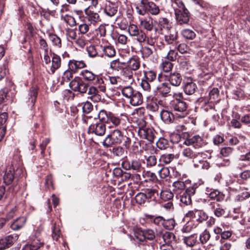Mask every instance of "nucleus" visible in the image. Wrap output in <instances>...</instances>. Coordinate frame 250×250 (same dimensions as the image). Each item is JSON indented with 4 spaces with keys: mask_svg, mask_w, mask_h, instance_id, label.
<instances>
[{
    "mask_svg": "<svg viewBox=\"0 0 250 250\" xmlns=\"http://www.w3.org/2000/svg\"><path fill=\"white\" fill-rule=\"evenodd\" d=\"M219 90L217 88H213L209 92V101L210 103H214L218 101Z\"/></svg>",
    "mask_w": 250,
    "mask_h": 250,
    "instance_id": "13d9d810",
    "label": "nucleus"
},
{
    "mask_svg": "<svg viewBox=\"0 0 250 250\" xmlns=\"http://www.w3.org/2000/svg\"><path fill=\"white\" fill-rule=\"evenodd\" d=\"M173 191L177 194L181 193L186 188L185 182L177 180L172 183Z\"/></svg>",
    "mask_w": 250,
    "mask_h": 250,
    "instance_id": "4c0bfd02",
    "label": "nucleus"
},
{
    "mask_svg": "<svg viewBox=\"0 0 250 250\" xmlns=\"http://www.w3.org/2000/svg\"><path fill=\"white\" fill-rule=\"evenodd\" d=\"M122 76L125 81H128L129 83H132L134 82L133 71L126 67L123 68Z\"/></svg>",
    "mask_w": 250,
    "mask_h": 250,
    "instance_id": "7c9ffc66",
    "label": "nucleus"
},
{
    "mask_svg": "<svg viewBox=\"0 0 250 250\" xmlns=\"http://www.w3.org/2000/svg\"><path fill=\"white\" fill-rule=\"evenodd\" d=\"M38 95V87L37 86H33L30 88L28 94V100L26 101L28 105L32 107L35 103Z\"/></svg>",
    "mask_w": 250,
    "mask_h": 250,
    "instance_id": "412c9836",
    "label": "nucleus"
},
{
    "mask_svg": "<svg viewBox=\"0 0 250 250\" xmlns=\"http://www.w3.org/2000/svg\"><path fill=\"white\" fill-rule=\"evenodd\" d=\"M211 237L209 231L207 229H205L199 235V241L202 244H206Z\"/></svg>",
    "mask_w": 250,
    "mask_h": 250,
    "instance_id": "49530a36",
    "label": "nucleus"
},
{
    "mask_svg": "<svg viewBox=\"0 0 250 250\" xmlns=\"http://www.w3.org/2000/svg\"><path fill=\"white\" fill-rule=\"evenodd\" d=\"M183 242L187 246L193 247L197 242V236L194 234L184 237Z\"/></svg>",
    "mask_w": 250,
    "mask_h": 250,
    "instance_id": "09e8293b",
    "label": "nucleus"
},
{
    "mask_svg": "<svg viewBox=\"0 0 250 250\" xmlns=\"http://www.w3.org/2000/svg\"><path fill=\"white\" fill-rule=\"evenodd\" d=\"M135 199L136 203L141 205H144L146 202H147L144 192L138 193L135 197Z\"/></svg>",
    "mask_w": 250,
    "mask_h": 250,
    "instance_id": "052dcab7",
    "label": "nucleus"
},
{
    "mask_svg": "<svg viewBox=\"0 0 250 250\" xmlns=\"http://www.w3.org/2000/svg\"><path fill=\"white\" fill-rule=\"evenodd\" d=\"M18 239V235L13 234L7 236L0 240V250H2L10 247Z\"/></svg>",
    "mask_w": 250,
    "mask_h": 250,
    "instance_id": "2eb2a0df",
    "label": "nucleus"
},
{
    "mask_svg": "<svg viewBox=\"0 0 250 250\" xmlns=\"http://www.w3.org/2000/svg\"><path fill=\"white\" fill-rule=\"evenodd\" d=\"M162 103V101H158L156 98H153L147 102L146 108L151 111L155 112L158 110L159 104Z\"/></svg>",
    "mask_w": 250,
    "mask_h": 250,
    "instance_id": "473e14b6",
    "label": "nucleus"
},
{
    "mask_svg": "<svg viewBox=\"0 0 250 250\" xmlns=\"http://www.w3.org/2000/svg\"><path fill=\"white\" fill-rule=\"evenodd\" d=\"M182 154L186 158L193 160L198 157L199 155H202V153H197V152L193 151L189 147L184 148Z\"/></svg>",
    "mask_w": 250,
    "mask_h": 250,
    "instance_id": "c85d7f7f",
    "label": "nucleus"
},
{
    "mask_svg": "<svg viewBox=\"0 0 250 250\" xmlns=\"http://www.w3.org/2000/svg\"><path fill=\"white\" fill-rule=\"evenodd\" d=\"M206 194L210 199L215 200L218 202H221L225 198V195L217 189H212L207 188L206 189Z\"/></svg>",
    "mask_w": 250,
    "mask_h": 250,
    "instance_id": "f3484780",
    "label": "nucleus"
},
{
    "mask_svg": "<svg viewBox=\"0 0 250 250\" xmlns=\"http://www.w3.org/2000/svg\"><path fill=\"white\" fill-rule=\"evenodd\" d=\"M195 214L196 220L200 223H202L207 220L208 218V215L207 214L202 210L197 209Z\"/></svg>",
    "mask_w": 250,
    "mask_h": 250,
    "instance_id": "5fc2aeb1",
    "label": "nucleus"
},
{
    "mask_svg": "<svg viewBox=\"0 0 250 250\" xmlns=\"http://www.w3.org/2000/svg\"><path fill=\"white\" fill-rule=\"evenodd\" d=\"M157 237H162L166 244L169 245L175 240V236L173 233L162 230H156Z\"/></svg>",
    "mask_w": 250,
    "mask_h": 250,
    "instance_id": "dca6fc26",
    "label": "nucleus"
},
{
    "mask_svg": "<svg viewBox=\"0 0 250 250\" xmlns=\"http://www.w3.org/2000/svg\"><path fill=\"white\" fill-rule=\"evenodd\" d=\"M171 62L167 59L162 61L161 67L164 72H169L172 70L173 65Z\"/></svg>",
    "mask_w": 250,
    "mask_h": 250,
    "instance_id": "864d4df0",
    "label": "nucleus"
},
{
    "mask_svg": "<svg viewBox=\"0 0 250 250\" xmlns=\"http://www.w3.org/2000/svg\"><path fill=\"white\" fill-rule=\"evenodd\" d=\"M174 157V155L172 154H163L160 158V161L165 164H168L173 160Z\"/></svg>",
    "mask_w": 250,
    "mask_h": 250,
    "instance_id": "680f3d73",
    "label": "nucleus"
},
{
    "mask_svg": "<svg viewBox=\"0 0 250 250\" xmlns=\"http://www.w3.org/2000/svg\"><path fill=\"white\" fill-rule=\"evenodd\" d=\"M143 238H140V240L143 241L144 239L152 240L155 237H157L156 232H155L152 229H147L142 232Z\"/></svg>",
    "mask_w": 250,
    "mask_h": 250,
    "instance_id": "79ce46f5",
    "label": "nucleus"
},
{
    "mask_svg": "<svg viewBox=\"0 0 250 250\" xmlns=\"http://www.w3.org/2000/svg\"><path fill=\"white\" fill-rule=\"evenodd\" d=\"M138 133L142 138L146 139L150 142H153L156 134L153 128L146 125L139 127Z\"/></svg>",
    "mask_w": 250,
    "mask_h": 250,
    "instance_id": "0eeeda50",
    "label": "nucleus"
},
{
    "mask_svg": "<svg viewBox=\"0 0 250 250\" xmlns=\"http://www.w3.org/2000/svg\"><path fill=\"white\" fill-rule=\"evenodd\" d=\"M197 187L193 186L187 188L180 196V201L184 205L188 206L191 203V197L196 193Z\"/></svg>",
    "mask_w": 250,
    "mask_h": 250,
    "instance_id": "6e6552de",
    "label": "nucleus"
},
{
    "mask_svg": "<svg viewBox=\"0 0 250 250\" xmlns=\"http://www.w3.org/2000/svg\"><path fill=\"white\" fill-rule=\"evenodd\" d=\"M209 208L213 211L214 214L216 217H220L225 214V210L220 204L216 202H210L208 205Z\"/></svg>",
    "mask_w": 250,
    "mask_h": 250,
    "instance_id": "4be33fe9",
    "label": "nucleus"
},
{
    "mask_svg": "<svg viewBox=\"0 0 250 250\" xmlns=\"http://www.w3.org/2000/svg\"><path fill=\"white\" fill-rule=\"evenodd\" d=\"M174 99L171 102V105L176 112V116L180 118L185 117L188 114V104L184 100L181 93L174 94Z\"/></svg>",
    "mask_w": 250,
    "mask_h": 250,
    "instance_id": "f257e3e1",
    "label": "nucleus"
},
{
    "mask_svg": "<svg viewBox=\"0 0 250 250\" xmlns=\"http://www.w3.org/2000/svg\"><path fill=\"white\" fill-rule=\"evenodd\" d=\"M197 224L193 220H189L184 225L181 230L184 233L190 232L193 229L196 228Z\"/></svg>",
    "mask_w": 250,
    "mask_h": 250,
    "instance_id": "ea45409f",
    "label": "nucleus"
},
{
    "mask_svg": "<svg viewBox=\"0 0 250 250\" xmlns=\"http://www.w3.org/2000/svg\"><path fill=\"white\" fill-rule=\"evenodd\" d=\"M140 26L147 31H151L153 28L152 19L147 17L144 19H140Z\"/></svg>",
    "mask_w": 250,
    "mask_h": 250,
    "instance_id": "cd10ccee",
    "label": "nucleus"
},
{
    "mask_svg": "<svg viewBox=\"0 0 250 250\" xmlns=\"http://www.w3.org/2000/svg\"><path fill=\"white\" fill-rule=\"evenodd\" d=\"M42 245V243L39 240L34 239L30 244L25 245L22 250H37Z\"/></svg>",
    "mask_w": 250,
    "mask_h": 250,
    "instance_id": "c9c22d12",
    "label": "nucleus"
},
{
    "mask_svg": "<svg viewBox=\"0 0 250 250\" xmlns=\"http://www.w3.org/2000/svg\"><path fill=\"white\" fill-rule=\"evenodd\" d=\"M141 56L143 59H147L153 54L152 49L146 46H142L140 49Z\"/></svg>",
    "mask_w": 250,
    "mask_h": 250,
    "instance_id": "3c124183",
    "label": "nucleus"
},
{
    "mask_svg": "<svg viewBox=\"0 0 250 250\" xmlns=\"http://www.w3.org/2000/svg\"><path fill=\"white\" fill-rule=\"evenodd\" d=\"M157 90L162 96L166 97L170 91V86L168 83L165 82L160 84L157 87Z\"/></svg>",
    "mask_w": 250,
    "mask_h": 250,
    "instance_id": "2f4dec72",
    "label": "nucleus"
},
{
    "mask_svg": "<svg viewBox=\"0 0 250 250\" xmlns=\"http://www.w3.org/2000/svg\"><path fill=\"white\" fill-rule=\"evenodd\" d=\"M161 34L164 35L165 41L167 44L175 46V48L177 47V32L174 28L169 29Z\"/></svg>",
    "mask_w": 250,
    "mask_h": 250,
    "instance_id": "1a4fd4ad",
    "label": "nucleus"
},
{
    "mask_svg": "<svg viewBox=\"0 0 250 250\" xmlns=\"http://www.w3.org/2000/svg\"><path fill=\"white\" fill-rule=\"evenodd\" d=\"M26 221V218L24 217H19L11 224V228L13 230H18L23 227Z\"/></svg>",
    "mask_w": 250,
    "mask_h": 250,
    "instance_id": "58836bf2",
    "label": "nucleus"
},
{
    "mask_svg": "<svg viewBox=\"0 0 250 250\" xmlns=\"http://www.w3.org/2000/svg\"><path fill=\"white\" fill-rule=\"evenodd\" d=\"M176 225L175 220L173 218H170L167 220L164 219L163 227L167 229H173Z\"/></svg>",
    "mask_w": 250,
    "mask_h": 250,
    "instance_id": "e2e57ef3",
    "label": "nucleus"
},
{
    "mask_svg": "<svg viewBox=\"0 0 250 250\" xmlns=\"http://www.w3.org/2000/svg\"><path fill=\"white\" fill-rule=\"evenodd\" d=\"M140 59L137 56H133L127 61L126 67L132 71H136L140 68Z\"/></svg>",
    "mask_w": 250,
    "mask_h": 250,
    "instance_id": "aec40b11",
    "label": "nucleus"
},
{
    "mask_svg": "<svg viewBox=\"0 0 250 250\" xmlns=\"http://www.w3.org/2000/svg\"><path fill=\"white\" fill-rule=\"evenodd\" d=\"M61 236L60 225L55 223L52 228V237L54 240L58 241Z\"/></svg>",
    "mask_w": 250,
    "mask_h": 250,
    "instance_id": "37998d69",
    "label": "nucleus"
},
{
    "mask_svg": "<svg viewBox=\"0 0 250 250\" xmlns=\"http://www.w3.org/2000/svg\"><path fill=\"white\" fill-rule=\"evenodd\" d=\"M78 71V62L74 60H70L68 63V69L64 72L62 78L63 79L66 78L69 80L70 78H72L73 74L77 73Z\"/></svg>",
    "mask_w": 250,
    "mask_h": 250,
    "instance_id": "f8f14e48",
    "label": "nucleus"
},
{
    "mask_svg": "<svg viewBox=\"0 0 250 250\" xmlns=\"http://www.w3.org/2000/svg\"><path fill=\"white\" fill-rule=\"evenodd\" d=\"M138 14L144 15L147 12L153 15H158L160 12V9L154 2L148 0H141L136 7Z\"/></svg>",
    "mask_w": 250,
    "mask_h": 250,
    "instance_id": "f03ea898",
    "label": "nucleus"
},
{
    "mask_svg": "<svg viewBox=\"0 0 250 250\" xmlns=\"http://www.w3.org/2000/svg\"><path fill=\"white\" fill-rule=\"evenodd\" d=\"M14 178V168L13 166L8 167L5 172L3 175V183L6 185H9L11 184Z\"/></svg>",
    "mask_w": 250,
    "mask_h": 250,
    "instance_id": "6ab92c4d",
    "label": "nucleus"
},
{
    "mask_svg": "<svg viewBox=\"0 0 250 250\" xmlns=\"http://www.w3.org/2000/svg\"><path fill=\"white\" fill-rule=\"evenodd\" d=\"M197 88L195 83H193L191 80L185 83L184 86V90L187 95L193 94Z\"/></svg>",
    "mask_w": 250,
    "mask_h": 250,
    "instance_id": "f704fd0d",
    "label": "nucleus"
},
{
    "mask_svg": "<svg viewBox=\"0 0 250 250\" xmlns=\"http://www.w3.org/2000/svg\"><path fill=\"white\" fill-rule=\"evenodd\" d=\"M117 11L118 6L115 3L109 1H105L104 12L106 16L110 17H114L117 13Z\"/></svg>",
    "mask_w": 250,
    "mask_h": 250,
    "instance_id": "a211bd4d",
    "label": "nucleus"
},
{
    "mask_svg": "<svg viewBox=\"0 0 250 250\" xmlns=\"http://www.w3.org/2000/svg\"><path fill=\"white\" fill-rule=\"evenodd\" d=\"M194 167L201 169H208L210 167V164L206 160L193 161Z\"/></svg>",
    "mask_w": 250,
    "mask_h": 250,
    "instance_id": "c03bdc74",
    "label": "nucleus"
},
{
    "mask_svg": "<svg viewBox=\"0 0 250 250\" xmlns=\"http://www.w3.org/2000/svg\"><path fill=\"white\" fill-rule=\"evenodd\" d=\"M95 85L97 86L99 90L104 92L106 90V84L104 83V81L103 78L102 77L97 76L95 81Z\"/></svg>",
    "mask_w": 250,
    "mask_h": 250,
    "instance_id": "8fccbe9b",
    "label": "nucleus"
},
{
    "mask_svg": "<svg viewBox=\"0 0 250 250\" xmlns=\"http://www.w3.org/2000/svg\"><path fill=\"white\" fill-rule=\"evenodd\" d=\"M160 196L164 201L169 200L173 197V193L168 190H161L160 192Z\"/></svg>",
    "mask_w": 250,
    "mask_h": 250,
    "instance_id": "4d7b16f0",
    "label": "nucleus"
},
{
    "mask_svg": "<svg viewBox=\"0 0 250 250\" xmlns=\"http://www.w3.org/2000/svg\"><path fill=\"white\" fill-rule=\"evenodd\" d=\"M144 192L145 194L148 202L151 200H155L157 197L159 196V191L157 189L156 187H153L151 188H147L145 189Z\"/></svg>",
    "mask_w": 250,
    "mask_h": 250,
    "instance_id": "a878e982",
    "label": "nucleus"
},
{
    "mask_svg": "<svg viewBox=\"0 0 250 250\" xmlns=\"http://www.w3.org/2000/svg\"><path fill=\"white\" fill-rule=\"evenodd\" d=\"M80 75L84 79L87 81H92L96 78V76L92 72L87 70H82L80 72Z\"/></svg>",
    "mask_w": 250,
    "mask_h": 250,
    "instance_id": "bf43d9fd",
    "label": "nucleus"
},
{
    "mask_svg": "<svg viewBox=\"0 0 250 250\" xmlns=\"http://www.w3.org/2000/svg\"><path fill=\"white\" fill-rule=\"evenodd\" d=\"M106 131V125L105 123L97 119H95L94 121L89 125L87 132L94 134L99 136H103Z\"/></svg>",
    "mask_w": 250,
    "mask_h": 250,
    "instance_id": "39448f33",
    "label": "nucleus"
},
{
    "mask_svg": "<svg viewBox=\"0 0 250 250\" xmlns=\"http://www.w3.org/2000/svg\"><path fill=\"white\" fill-rule=\"evenodd\" d=\"M82 17H84L83 12L82 10H79V32L82 34H85L89 30V25L86 21Z\"/></svg>",
    "mask_w": 250,
    "mask_h": 250,
    "instance_id": "5701e85b",
    "label": "nucleus"
},
{
    "mask_svg": "<svg viewBox=\"0 0 250 250\" xmlns=\"http://www.w3.org/2000/svg\"><path fill=\"white\" fill-rule=\"evenodd\" d=\"M123 63L120 62L119 59H115L112 61L110 63V68L115 71H119L123 69Z\"/></svg>",
    "mask_w": 250,
    "mask_h": 250,
    "instance_id": "6e6d98bb",
    "label": "nucleus"
},
{
    "mask_svg": "<svg viewBox=\"0 0 250 250\" xmlns=\"http://www.w3.org/2000/svg\"><path fill=\"white\" fill-rule=\"evenodd\" d=\"M129 99L130 104L133 106L141 105L143 102L142 94L137 91H135Z\"/></svg>",
    "mask_w": 250,
    "mask_h": 250,
    "instance_id": "c756f323",
    "label": "nucleus"
},
{
    "mask_svg": "<svg viewBox=\"0 0 250 250\" xmlns=\"http://www.w3.org/2000/svg\"><path fill=\"white\" fill-rule=\"evenodd\" d=\"M158 173L161 178L167 179L170 175L169 168L163 167L158 171Z\"/></svg>",
    "mask_w": 250,
    "mask_h": 250,
    "instance_id": "338daca9",
    "label": "nucleus"
},
{
    "mask_svg": "<svg viewBox=\"0 0 250 250\" xmlns=\"http://www.w3.org/2000/svg\"><path fill=\"white\" fill-rule=\"evenodd\" d=\"M84 17H82L85 21L87 20L90 23H95L100 21V18L97 13L94 12L89 9V6L83 9Z\"/></svg>",
    "mask_w": 250,
    "mask_h": 250,
    "instance_id": "ddd939ff",
    "label": "nucleus"
},
{
    "mask_svg": "<svg viewBox=\"0 0 250 250\" xmlns=\"http://www.w3.org/2000/svg\"><path fill=\"white\" fill-rule=\"evenodd\" d=\"M88 41L84 39V36L79 37V46L83 48L86 45V51L90 57H94L98 54V52L94 45H90L88 46Z\"/></svg>",
    "mask_w": 250,
    "mask_h": 250,
    "instance_id": "9b49d317",
    "label": "nucleus"
},
{
    "mask_svg": "<svg viewBox=\"0 0 250 250\" xmlns=\"http://www.w3.org/2000/svg\"><path fill=\"white\" fill-rule=\"evenodd\" d=\"M160 117L162 121L167 124L172 123L174 120L173 114L167 110H162L160 112Z\"/></svg>",
    "mask_w": 250,
    "mask_h": 250,
    "instance_id": "bb28decb",
    "label": "nucleus"
},
{
    "mask_svg": "<svg viewBox=\"0 0 250 250\" xmlns=\"http://www.w3.org/2000/svg\"><path fill=\"white\" fill-rule=\"evenodd\" d=\"M124 138L122 132L118 129L111 130L102 142L103 146L108 147L114 144L121 143Z\"/></svg>",
    "mask_w": 250,
    "mask_h": 250,
    "instance_id": "7ed1b4c3",
    "label": "nucleus"
},
{
    "mask_svg": "<svg viewBox=\"0 0 250 250\" xmlns=\"http://www.w3.org/2000/svg\"><path fill=\"white\" fill-rule=\"evenodd\" d=\"M183 144L187 146H192L195 149H198L204 146L206 143L199 135L189 136L187 134Z\"/></svg>",
    "mask_w": 250,
    "mask_h": 250,
    "instance_id": "423d86ee",
    "label": "nucleus"
},
{
    "mask_svg": "<svg viewBox=\"0 0 250 250\" xmlns=\"http://www.w3.org/2000/svg\"><path fill=\"white\" fill-rule=\"evenodd\" d=\"M143 73L141 86L144 91L149 93L151 91V83L156 79V74L152 70H144Z\"/></svg>",
    "mask_w": 250,
    "mask_h": 250,
    "instance_id": "20e7f679",
    "label": "nucleus"
},
{
    "mask_svg": "<svg viewBox=\"0 0 250 250\" xmlns=\"http://www.w3.org/2000/svg\"><path fill=\"white\" fill-rule=\"evenodd\" d=\"M61 66V58L56 54H53L52 58V65L50 70L52 74H53L56 70L58 69Z\"/></svg>",
    "mask_w": 250,
    "mask_h": 250,
    "instance_id": "a19ab883",
    "label": "nucleus"
},
{
    "mask_svg": "<svg viewBox=\"0 0 250 250\" xmlns=\"http://www.w3.org/2000/svg\"><path fill=\"white\" fill-rule=\"evenodd\" d=\"M233 212L234 215H233V217L235 218H241L242 219V222L241 223L243 225H247V222H250V218H246V216L245 215V213L242 210L241 207H237L233 208Z\"/></svg>",
    "mask_w": 250,
    "mask_h": 250,
    "instance_id": "393cba45",
    "label": "nucleus"
},
{
    "mask_svg": "<svg viewBox=\"0 0 250 250\" xmlns=\"http://www.w3.org/2000/svg\"><path fill=\"white\" fill-rule=\"evenodd\" d=\"M142 162L139 159H135L131 161L125 160L122 162L123 167L126 170L132 169L139 171L142 168Z\"/></svg>",
    "mask_w": 250,
    "mask_h": 250,
    "instance_id": "9d476101",
    "label": "nucleus"
},
{
    "mask_svg": "<svg viewBox=\"0 0 250 250\" xmlns=\"http://www.w3.org/2000/svg\"><path fill=\"white\" fill-rule=\"evenodd\" d=\"M178 55V52L175 48V46H170V49L166 55L165 59L170 61H174L176 60Z\"/></svg>",
    "mask_w": 250,
    "mask_h": 250,
    "instance_id": "a18cd8bd",
    "label": "nucleus"
},
{
    "mask_svg": "<svg viewBox=\"0 0 250 250\" xmlns=\"http://www.w3.org/2000/svg\"><path fill=\"white\" fill-rule=\"evenodd\" d=\"M101 48L104 55L109 58H112L115 56L116 50L114 47L110 44L101 45Z\"/></svg>",
    "mask_w": 250,
    "mask_h": 250,
    "instance_id": "72a5a7b5",
    "label": "nucleus"
},
{
    "mask_svg": "<svg viewBox=\"0 0 250 250\" xmlns=\"http://www.w3.org/2000/svg\"><path fill=\"white\" fill-rule=\"evenodd\" d=\"M176 19L179 24H188L189 20L188 10L186 9L183 10H176L175 13Z\"/></svg>",
    "mask_w": 250,
    "mask_h": 250,
    "instance_id": "4468645a",
    "label": "nucleus"
},
{
    "mask_svg": "<svg viewBox=\"0 0 250 250\" xmlns=\"http://www.w3.org/2000/svg\"><path fill=\"white\" fill-rule=\"evenodd\" d=\"M167 79L170 84L175 86H179L182 80L181 75L177 72L171 73L169 76L167 77Z\"/></svg>",
    "mask_w": 250,
    "mask_h": 250,
    "instance_id": "b1692460",
    "label": "nucleus"
},
{
    "mask_svg": "<svg viewBox=\"0 0 250 250\" xmlns=\"http://www.w3.org/2000/svg\"><path fill=\"white\" fill-rule=\"evenodd\" d=\"M183 36L187 39L192 40L196 36L194 32L188 29H183L181 32Z\"/></svg>",
    "mask_w": 250,
    "mask_h": 250,
    "instance_id": "0e129e2a",
    "label": "nucleus"
},
{
    "mask_svg": "<svg viewBox=\"0 0 250 250\" xmlns=\"http://www.w3.org/2000/svg\"><path fill=\"white\" fill-rule=\"evenodd\" d=\"M140 30L136 25L130 24L128 28L129 34L131 37H135Z\"/></svg>",
    "mask_w": 250,
    "mask_h": 250,
    "instance_id": "774afa93",
    "label": "nucleus"
},
{
    "mask_svg": "<svg viewBox=\"0 0 250 250\" xmlns=\"http://www.w3.org/2000/svg\"><path fill=\"white\" fill-rule=\"evenodd\" d=\"M135 91L136 90H135L133 88L129 85L124 86L122 89L123 95L128 99H129Z\"/></svg>",
    "mask_w": 250,
    "mask_h": 250,
    "instance_id": "de8ad7c7",
    "label": "nucleus"
},
{
    "mask_svg": "<svg viewBox=\"0 0 250 250\" xmlns=\"http://www.w3.org/2000/svg\"><path fill=\"white\" fill-rule=\"evenodd\" d=\"M158 23L161 31V33L172 28L170 27V24L168 20L166 18H159L158 20Z\"/></svg>",
    "mask_w": 250,
    "mask_h": 250,
    "instance_id": "e433bc0d",
    "label": "nucleus"
},
{
    "mask_svg": "<svg viewBox=\"0 0 250 250\" xmlns=\"http://www.w3.org/2000/svg\"><path fill=\"white\" fill-rule=\"evenodd\" d=\"M143 175L146 180H149L153 182L156 181L157 180V177L155 173L150 171H144Z\"/></svg>",
    "mask_w": 250,
    "mask_h": 250,
    "instance_id": "69168bd1",
    "label": "nucleus"
},
{
    "mask_svg": "<svg viewBox=\"0 0 250 250\" xmlns=\"http://www.w3.org/2000/svg\"><path fill=\"white\" fill-rule=\"evenodd\" d=\"M171 6L174 10L175 13L176 10H183L186 9L185 5L182 0H171Z\"/></svg>",
    "mask_w": 250,
    "mask_h": 250,
    "instance_id": "603ef678",
    "label": "nucleus"
}]
</instances>
